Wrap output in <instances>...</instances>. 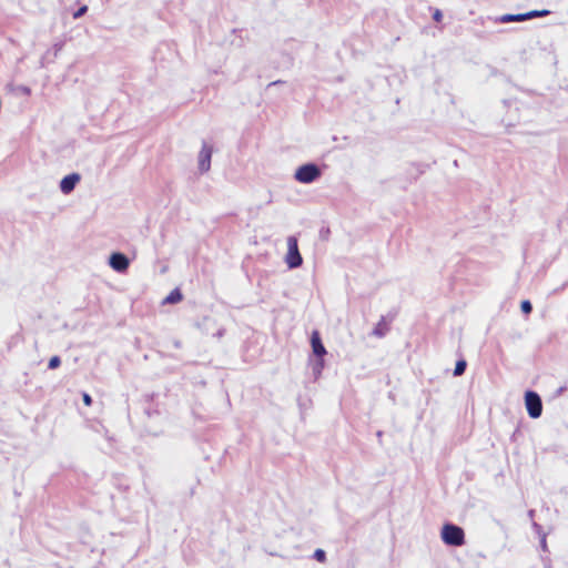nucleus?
Segmentation results:
<instances>
[{
	"instance_id": "f257e3e1",
	"label": "nucleus",
	"mask_w": 568,
	"mask_h": 568,
	"mask_svg": "<svg viewBox=\"0 0 568 568\" xmlns=\"http://www.w3.org/2000/svg\"><path fill=\"white\" fill-rule=\"evenodd\" d=\"M442 540L449 546H462L465 542L464 530L453 524H446L442 528Z\"/></svg>"
},
{
	"instance_id": "f03ea898",
	"label": "nucleus",
	"mask_w": 568,
	"mask_h": 568,
	"mask_svg": "<svg viewBox=\"0 0 568 568\" xmlns=\"http://www.w3.org/2000/svg\"><path fill=\"white\" fill-rule=\"evenodd\" d=\"M287 252L284 261L288 268H297L302 265L303 258L298 251L297 239L295 236H288L286 240Z\"/></svg>"
},
{
	"instance_id": "7ed1b4c3",
	"label": "nucleus",
	"mask_w": 568,
	"mask_h": 568,
	"mask_svg": "<svg viewBox=\"0 0 568 568\" xmlns=\"http://www.w3.org/2000/svg\"><path fill=\"white\" fill-rule=\"evenodd\" d=\"M321 176V170L314 163H307L296 169L294 178L297 182L310 184Z\"/></svg>"
},
{
	"instance_id": "20e7f679",
	"label": "nucleus",
	"mask_w": 568,
	"mask_h": 568,
	"mask_svg": "<svg viewBox=\"0 0 568 568\" xmlns=\"http://www.w3.org/2000/svg\"><path fill=\"white\" fill-rule=\"evenodd\" d=\"M525 406H526L528 415L531 418L540 417V415L542 413V403H541L540 396L537 393H535L532 390L526 392Z\"/></svg>"
},
{
	"instance_id": "39448f33",
	"label": "nucleus",
	"mask_w": 568,
	"mask_h": 568,
	"mask_svg": "<svg viewBox=\"0 0 568 568\" xmlns=\"http://www.w3.org/2000/svg\"><path fill=\"white\" fill-rule=\"evenodd\" d=\"M212 154L213 148L207 143H203L197 155V166L201 173H206L210 170Z\"/></svg>"
},
{
	"instance_id": "423d86ee",
	"label": "nucleus",
	"mask_w": 568,
	"mask_h": 568,
	"mask_svg": "<svg viewBox=\"0 0 568 568\" xmlns=\"http://www.w3.org/2000/svg\"><path fill=\"white\" fill-rule=\"evenodd\" d=\"M109 265L115 272H125L130 265L129 258L122 253H112L109 258Z\"/></svg>"
},
{
	"instance_id": "0eeeda50",
	"label": "nucleus",
	"mask_w": 568,
	"mask_h": 568,
	"mask_svg": "<svg viewBox=\"0 0 568 568\" xmlns=\"http://www.w3.org/2000/svg\"><path fill=\"white\" fill-rule=\"evenodd\" d=\"M81 180V175L79 173H71V174H68L65 175L61 181H60V191L63 193V194H70L74 187L77 186V184L80 182Z\"/></svg>"
},
{
	"instance_id": "6e6552de",
	"label": "nucleus",
	"mask_w": 568,
	"mask_h": 568,
	"mask_svg": "<svg viewBox=\"0 0 568 568\" xmlns=\"http://www.w3.org/2000/svg\"><path fill=\"white\" fill-rule=\"evenodd\" d=\"M311 344H312L313 353L316 356L322 357L323 355H325L326 349H325L324 345L322 344L321 337L317 332H314L312 334Z\"/></svg>"
},
{
	"instance_id": "1a4fd4ad",
	"label": "nucleus",
	"mask_w": 568,
	"mask_h": 568,
	"mask_svg": "<svg viewBox=\"0 0 568 568\" xmlns=\"http://www.w3.org/2000/svg\"><path fill=\"white\" fill-rule=\"evenodd\" d=\"M500 22H520L527 20L526 13H518V14H504L500 17Z\"/></svg>"
},
{
	"instance_id": "9d476101",
	"label": "nucleus",
	"mask_w": 568,
	"mask_h": 568,
	"mask_svg": "<svg viewBox=\"0 0 568 568\" xmlns=\"http://www.w3.org/2000/svg\"><path fill=\"white\" fill-rule=\"evenodd\" d=\"M181 300H182V294L178 288H175L164 298V303L174 304V303L180 302Z\"/></svg>"
},
{
	"instance_id": "9b49d317",
	"label": "nucleus",
	"mask_w": 568,
	"mask_h": 568,
	"mask_svg": "<svg viewBox=\"0 0 568 568\" xmlns=\"http://www.w3.org/2000/svg\"><path fill=\"white\" fill-rule=\"evenodd\" d=\"M548 13H549L548 10H532V11L526 12V16H527V20H528V19H532L536 17H545Z\"/></svg>"
},
{
	"instance_id": "f8f14e48",
	"label": "nucleus",
	"mask_w": 568,
	"mask_h": 568,
	"mask_svg": "<svg viewBox=\"0 0 568 568\" xmlns=\"http://www.w3.org/2000/svg\"><path fill=\"white\" fill-rule=\"evenodd\" d=\"M465 369H466V362L459 361L456 363V366L454 369V375L459 376L465 372Z\"/></svg>"
},
{
	"instance_id": "ddd939ff",
	"label": "nucleus",
	"mask_w": 568,
	"mask_h": 568,
	"mask_svg": "<svg viewBox=\"0 0 568 568\" xmlns=\"http://www.w3.org/2000/svg\"><path fill=\"white\" fill-rule=\"evenodd\" d=\"M314 558L320 562H324L326 559V554L323 549H316L314 552Z\"/></svg>"
},
{
	"instance_id": "4468645a",
	"label": "nucleus",
	"mask_w": 568,
	"mask_h": 568,
	"mask_svg": "<svg viewBox=\"0 0 568 568\" xmlns=\"http://www.w3.org/2000/svg\"><path fill=\"white\" fill-rule=\"evenodd\" d=\"M60 363V358L58 356H53L50 358L48 366L49 368L54 369L59 367Z\"/></svg>"
},
{
	"instance_id": "2eb2a0df",
	"label": "nucleus",
	"mask_w": 568,
	"mask_h": 568,
	"mask_svg": "<svg viewBox=\"0 0 568 568\" xmlns=\"http://www.w3.org/2000/svg\"><path fill=\"white\" fill-rule=\"evenodd\" d=\"M520 308H521L523 313L529 314L531 312V304H530V302L529 301H523L521 305H520Z\"/></svg>"
},
{
	"instance_id": "dca6fc26",
	"label": "nucleus",
	"mask_w": 568,
	"mask_h": 568,
	"mask_svg": "<svg viewBox=\"0 0 568 568\" xmlns=\"http://www.w3.org/2000/svg\"><path fill=\"white\" fill-rule=\"evenodd\" d=\"M88 10V7L87 6H82L81 8H79L74 13H73V18L74 19H78L80 17H82Z\"/></svg>"
},
{
	"instance_id": "f3484780",
	"label": "nucleus",
	"mask_w": 568,
	"mask_h": 568,
	"mask_svg": "<svg viewBox=\"0 0 568 568\" xmlns=\"http://www.w3.org/2000/svg\"><path fill=\"white\" fill-rule=\"evenodd\" d=\"M83 403L87 406H90L92 404V398L88 393H84L82 396Z\"/></svg>"
},
{
	"instance_id": "a211bd4d",
	"label": "nucleus",
	"mask_w": 568,
	"mask_h": 568,
	"mask_svg": "<svg viewBox=\"0 0 568 568\" xmlns=\"http://www.w3.org/2000/svg\"><path fill=\"white\" fill-rule=\"evenodd\" d=\"M443 14L439 10H436L434 13V20L439 21L442 19Z\"/></svg>"
},
{
	"instance_id": "6ab92c4d",
	"label": "nucleus",
	"mask_w": 568,
	"mask_h": 568,
	"mask_svg": "<svg viewBox=\"0 0 568 568\" xmlns=\"http://www.w3.org/2000/svg\"><path fill=\"white\" fill-rule=\"evenodd\" d=\"M541 546H542V548H546V538H545V536L541 539Z\"/></svg>"
},
{
	"instance_id": "aec40b11",
	"label": "nucleus",
	"mask_w": 568,
	"mask_h": 568,
	"mask_svg": "<svg viewBox=\"0 0 568 568\" xmlns=\"http://www.w3.org/2000/svg\"><path fill=\"white\" fill-rule=\"evenodd\" d=\"M23 92H24V93H29V92H30V90H29L28 88H23Z\"/></svg>"
}]
</instances>
